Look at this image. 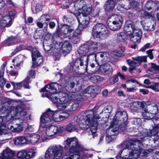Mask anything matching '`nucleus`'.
Listing matches in <instances>:
<instances>
[{"mask_svg": "<svg viewBox=\"0 0 159 159\" xmlns=\"http://www.w3.org/2000/svg\"><path fill=\"white\" fill-rule=\"evenodd\" d=\"M125 39V36L124 33L121 32L117 34L116 39L118 41H123Z\"/></svg>", "mask_w": 159, "mask_h": 159, "instance_id": "a19ab883", "label": "nucleus"}, {"mask_svg": "<svg viewBox=\"0 0 159 159\" xmlns=\"http://www.w3.org/2000/svg\"><path fill=\"white\" fill-rule=\"evenodd\" d=\"M62 90L61 86L57 83H51L45 86L39 91L43 92L42 96L46 97L57 104V107L61 110H65L68 111H75L79 107L78 103L73 104L74 98L72 93H60L58 98L57 93Z\"/></svg>", "mask_w": 159, "mask_h": 159, "instance_id": "f257e3e1", "label": "nucleus"}, {"mask_svg": "<svg viewBox=\"0 0 159 159\" xmlns=\"http://www.w3.org/2000/svg\"><path fill=\"white\" fill-rule=\"evenodd\" d=\"M146 88H150L155 92L159 91V88L158 87H154L153 86H148L145 87Z\"/></svg>", "mask_w": 159, "mask_h": 159, "instance_id": "69168bd1", "label": "nucleus"}, {"mask_svg": "<svg viewBox=\"0 0 159 159\" xmlns=\"http://www.w3.org/2000/svg\"><path fill=\"white\" fill-rule=\"evenodd\" d=\"M0 135L1 136V141L9 140L12 137V134L7 130L6 126H2L0 127Z\"/></svg>", "mask_w": 159, "mask_h": 159, "instance_id": "aec40b11", "label": "nucleus"}, {"mask_svg": "<svg viewBox=\"0 0 159 159\" xmlns=\"http://www.w3.org/2000/svg\"><path fill=\"white\" fill-rule=\"evenodd\" d=\"M137 90V88L136 87L127 88V91L130 92H134Z\"/></svg>", "mask_w": 159, "mask_h": 159, "instance_id": "338daca9", "label": "nucleus"}, {"mask_svg": "<svg viewBox=\"0 0 159 159\" xmlns=\"http://www.w3.org/2000/svg\"><path fill=\"white\" fill-rule=\"evenodd\" d=\"M62 49L64 53H68L71 50V45L69 42L65 41L62 44Z\"/></svg>", "mask_w": 159, "mask_h": 159, "instance_id": "a878e982", "label": "nucleus"}, {"mask_svg": "<svg viewBox=\"0 0 159 159\" xmlns=\"http://www.w3.org/2000/svg\"><path fill=\"white\" fill-rule=\"evenodd\" d=\"M26 114V111L24 107H13L10 112L7 115L3 114L0 116V127L5 126L4 123L16 116L23 117Z\"/></svg>", "mask_w": 159, "mask_h": 159, "instance_id": "0eeeda50", "label": "nucleus"}, {"mask_svg": "<svg viewBox=\"0 0 159 159\" xmlns=\"http://www.w3.org/2000/svg\"><path fill=\"white\" fill-rule=\"evenodd\" d=\"M52 114L53 111L50 109H48L41 116L40 122L45 124L51 125L53 122V120L51 116Z\"/></svg>", "mask_w": 159, "mask_h": 159, "instance_id": "f3484780", "label": "nucleus"}, {"mask_svg": "<svg viewBox=\"0 0 159 159\" xmlns=\"http://www.w3.org/2000/svg\"><path fill=\"white\" fill-rule=\"evenodd\" d=\"M99 69L102 72L106 74H110L112 72V67L108 64H105L100 66H98L96 67L95 70L98 71Z\"/></svg>", "mask_w": 159, "mask_h": 159, "instance_id": "4be33fe9", "label": "nucleus"}, {"mask_svg": "<svg viewBox=\"0 0 159 159\" xmlns=\"http://www.w3.org/2000/svg\"><path fill=\"white\" fill-rule=\"evenodd\" d=\"M150 46V44L149 43H147L140 50L142 51H145Z\"/></svg>", "mask_w": 159, "mask_h": 159, "instance_id": "052dcab7", "label": "nucleus"}, {"mask_svg": "<svg viewBox=\"0 0 159 159\" xmlns=\"http://www.w3.org/2000/svg\"><path fill=\"white\" fill-rule=\"evenodd\" d=\"M85 114L84 118L80 120L79 126L81 128H87L86 126H90V131L92 134H95L97 132L101 117L92 110L87 111Z\"/></svg>", "mask_w": 159, "mask_h": 159, "instance_id": "20e7f679", "label": "nucleus"}, {"mask_svg": "<svg viewBox=\"0 0 159 159\" xmlns=\"http://www.w3.org/2000/svg\"><path fill=\"white\" fill-rule=\"evenodd\" d=\"M30 79L28 77H27L24 80L21 82L23 86L25 88H29V83L30 82Z\"/></svg>", "mask_w": 159, "mask_h": 159, "instance_id": "c03bdc74", "label": "nucleus"}, {"mask_svg": "<svg viewBox=\"0 0 159 159\" xmlns=\"http://www.w3.org/2000/svg\"><path fill=\"white\" fill-rule=\"evenodd\" d=\"M74 6L76 11H78L76 13H80L81 15L89 16L93 11L91 4H84L81 1L75 2Z\"/></svg>", "mask_w": 159, "mask_h": 159, "instance_id": "4468645a", "label": "nucleus"}, {"mask_svg": "<svg viewBox=\"0 0 159 159\" xmlns=\"http://www.w3.org/2000/svg\"><path fill=\"white\" fill-rule=\"evenodd\" d=\"M153 14L151 15L149 17L147 22L144 26V29L146 30L152 31L155 29L156 25V20L155 17H153Z\"/></svg>", "mask_w": 159, "mask_h": 159, "instance_id": "a211bd4d", "label": "nucleus"}, {"mask_svg": "<svg viewBox=\"0 0 159 159\" xmlns=\"http://www.w3.org/2000/svg\"><path fill=\"white\" fill-rule=\"evenodd\" d=\"M80 156L78 154H74L72 153L66 152L62 159H80Z\"/></svg>", "mask_w": 159, "mask_h": 159, "instance_id": "c85d7f7f", "label": "nucleus"}, {"mask_svg": "<svg viewBox=\"0 0 159 159\" xmlns=\"http://www.w3.org/2000/svg\"><path fill=\"white\" fill-rule=\"evenodd\" d=\"M95 87L93 86H90L87 88L85 90L86 93L93 94L95 93Z\"/></svg>", "mask_w": 159, "mask_h": 159, "instance_id": "79ce46f5", "label": "nucleus"}, {"mask_svg": "<svg viewBox=\"0 0 159 159\" xmlns=\"http://www.w3.org/2000/svg\"><path fill=\"white\" fill-rule=\"evenodd\" d=\"M26 115L23 117L20 116H17L20 117V118L13 120L8 123L6 129L14 132H20L23 130V127L22 125L24 120H25L27 119V116Z\"/></svg>", "mask_w": 159, "mask_h": 159, "instance_id": "9b49d317", "label": "nucleus"}, {"mask_svg": "<svg viewBox=\"0 0 159 159\" xmlns=\"http://www.w3.org/2000/svg\"><path fill=\"white\" fill-rule=\"evenodd\" d=\"M116 4L114 0H108L106 2L105 8L107 11L112 10L115 7Z\"/></svg>", "mask_w": 159, "mask_h": 159, "instance_id": "393cba45", "label": "nucleus"}, {"mask_svg": "<svg viewBox=\"0 0 159 159\" xmlns=\"http://www.w3.org/2000/svg\"><path fill=\"white\" fill-rule=\"evenodd\" d=\"M11 24V18L9 16H4L0 21V26L2 27H9Z\"/></svg>", "mask_w": 159, "mask_h": 159, "instance_id": "5701e85b", "label": "nucleus"}, {"mask_svg": "<svg viewBox=\"0 0 159 159\" xmlns=\"http://www.w3.org/2000/svg\"><path fill=\"white\" fill-rule=\"evenodd\" d=\"M144 107V103L143 102H134L131 103L130 108L134 111H137L141 108H143Z\"/></svg>", "mask_w": 159, "mask_h": 159, "instance_id": "b1692460", "label": "nucleus"}, {"mask_svg": "<svg viewBox=\"0 0 159 159\" xmlns=\"http://www.w3.org/2000/svg\"><path fill=\"white\" fill-rule=\"evenodd\" d=\"M141 123V119L139 118H136L134 119L133 123L135 125H139Z\"/></svg>", "mask_w": 159, "mask_h": 159, "instance_id": "6e6d98bb", "label": "nucleus"}, {"mask_svg": "<svg viewBox=\"0 0 159 159\" xmlns=\"http://www.w3.org/2000/svg\"><path fill=\"white\" fill-rule=\"evenodd\" d=\"M108 31L105 26L102 24H98L93 28L92 35L94 38L102 39L107 36Z\"/></svg>", "mask_w": 159, "mask_h": 159, "instance_id": "2eb2a0df", "label": "nucleus"}, {"mask_svg": "<svg viewBox=\"0 0 159 159\" xmlns=\"http://www.w3.org/2000/svg\"><path fill=\"white\" fill-rule=\"evenodd\" d=\"M115 134H111V135H109L108 134H107L106 137V139L108 142L109 143L113 139L112 136H115Z\"/></svg>", "mask_w": 159, "mask_h": 159, "instance_id": "864d4df0", "label": "nucleus"}, {"mask_svg": "<svg viewBox=\"0 0 159 159\" xmlns=\"http://www.w3.org/2000/svg\"><path fill=\"white\" fill-rule=\"evenodd\" d=\"M66 129L69 132H72L75 130L76 131L78 130V128L77 125L75 124H73L71 123H70L67 126Z\"/></svg>", "mask_w": 159, "mask_h": 159, "instance_id": "c9c22d12", "label": "nucleus"}, {"mask_svg": "<svg viewBox=\"0 0 159 159\" xmlns=\"http://www.w3.org/2000/svg\"><path fill=\"white\" fill-rule=\"evenodd\" d=\"M151 69H153L155 71H159V67L156 64L154 63H151Z\"/></svg>", "mask_w": 159, "mask_h": 159, "instance_id": "5fc2aeb1", "label": "nucleus"}, {"mask_svg": "<svg viewBox=\"0 0 159 159\" xmlns=\"http://www.w3.org/2000/svg\"><path fill=\"white\" fill-rule=\"evenodd\" d=\"M40 138V136L37 134H34L30 137V140L31 143H36Z\"/></svg>", "mask_w": 159, "mask_h": 159, "instance_id": "e433bc0d", "label": "nucleus"}, {"mask_svg": "<svg viewBox=\"0 0 159 159\" xmlns=\"http://www.w3.org/2000/svg\"><path fill=\"white\" fill-rule=\"evenodd\" d=\"M28 76L31 77L32 78H34L35 77V72L34 70H31L29 72Z\"/></svg>", "mask_w": 159, "mask_h": 159, "instance_id": "680f3d73", "label": "nucleus"}, {"mask_svg": "<svg viewBox=\"0 0 159 159\" xmlns=\"http://www.w3.org/2000/svg\"><path fill=\"white\" fill-rule=\"evenodd\" d=\"M123 21L122 17L115 14L109 18L107 21V25L109 28L112 30H116L120 29Z\"/></svg>", "mask_w": 159, "mask_h": 159, "instance_id": "ddd939ff", "label": "nucleus"}, {"mask_svg": "<svg viewBox=\"0 0 159 159\" xmlns=\"http://www.w3.org/2000/svg\"><path fill=\"white\" fill-rule=\"evenodd\" d=\"M11 84L13 85L14 89H20L22 86L23 85L21 83H16L13 82H11Z\"/></svg>", "mask_w": 159, "mask_h": 159, "instance_id": "8fccbe9b", "label": "nucleus"}, {"mask_svg": "<svg viewBox=\"0 0 159 159\" xmlns=\"http://www.w3.org/2000/svg\"><path fill=\"white\" fill-rule=\"evenodd\" d=\"M146 104L149 106L148 109H144L142 112L143 117L146 120H150L153 118L158 111L157 105L155 103L150 102H147Z\"/></svg>", "mask_w": 159, "mask_h": 159, "instance_id": "f8f14e48", "label": "nucleus"}, {"mask_svg": "<svg viewBox=\"0 0 159 159\" xmlns=\"http://www.w3.org/2000/svg\"><path fill=\"white\" fill-rule=\"evenodd\" d=\"M75 15L79 23L78 29L74 31L71 27L68 26H63L62 28L64 36H71L70 37L73 38L72 39H76L77 38V36L80 34L81 31L89 25L90 19L89 16L80 15V13H76Z\"/></svg>", "mask_w": 159, "mask_h": 159, "instance_id": "39448f33", "label": "nucleus"}, {"mask_svg": "<svg viewBox=\"0 0 159 159\" xmlns=\"http://www.w3.org/2000/svg\"><path fill=\"white\" fill-rule=\"evenodd\" d=\"M142 137L133 141H127L122 143L117 146L118 148L123 149L116 156L117 159H136L139 157V154L142 153L143 155H147L152 149L146 150L141 149L142 146V142L144 141Z\"/></svg>", "mask_w": 159, "mask_h": 159, "instance_id": "f03ea898", "label": "nucleus"}, {"mask_svg": "<svg viewBox=\"0 0 159 159\" xmlns=\"http://www.w3.org/2000/svg\"><path fill=\"white\" fill-rule=\"evenodd\" d=\"M127 62L128 63L129 66H131L135 67L136 66H139L137 64V62L135 61H131L130 60H127Z\"/></svg>", "mask_w": 159, "mask_h": 159, "instance_id": "49530a36", "label": "nucleus"}, {"mask_svg": "<svg viewBox=\"0 0 159 159\" xmlns=\"http://www.w3.org/2000/svg\"><path fill=\"white\" fill-rule=\"evenodd\" d=\"M133 59L137 62V64L139 65L142 62L147 61V57L146 56H138L132 57Z\"/></svg>", "mask_w": 159, "mask_h": 159, "instance_id": "7c9ffc66", "label": "nucleus"}, {"mask_svg": "<svg viewBox=\"0 0 159 159\" xmlns=\"http://www.w3.org/2000/svg\"><path fill=\"white\" fill-rule=\"evenodd\" d=\"M64 152L63 147L56 145L49 147L46 152L45 157L48 159H59Z\"/></svg>", "mask_w": 159, "mask_h": 159, "instance_id": "9d476101", "label": "nucleus"}, {"mask_svg": "<svg viewBox=\"0 0 159 159\" xmlns=\"http://www.w3.org/2000/svg\"><path fill=\"white\" fill-rule=\"evenodd\" d=\"M26 151L25 150L19 151L17 154V157L19 159L26 158Z\"/></svg>", "mask_w": 159, "mask_h": 159, "instance_id": "f704fd0d", "label": "nucleus"}, {"mask_svg": "<svg viewBox=\"0 0 159 159\" xmlns=\"http://www.w3.org/2000/svg\"><path fill=\"white\" fill-rule=\"evenodd\" d=\"M64 145L65 149L69 148L66 152L72 153L74 154H78L81 159H85L93 156L92 154H91L89 156L88 153L84 152V150L82 147L78 144L77 140L75 137L68 138L64 141Z\"/></svg>", "mask_w": 159, "mask_h": 159, "instance_id": "423d86ee", "label": "nucleus"}, {"mask_svg": "<svg viewBox=\"0 0 159 159\" xmlns=\"http://www.w3.org/2000/svg\"><path fill=\"white\" fill-rule=\"evenodd\" d=\"M149 134L148 135L151 137L152 136H157L159 137V124L155 125L151 131H149Z\"/></svg>", "mask_w": 159, "mask_h": 159, "instance_id": "cd10ccee", "label": "nucleus"}, {"mask_svg": "<svg viewBox=\"0 0 159 159\" xmlns=\"http://www.w3.org/2000/svg\"><path fill=\"white\" fill-rule=\"evenodd\" d=\"M12 107H8L7 110H6V108H3L2 110L0 109V115H3V114L7 115L10 112L11 108Z\"/></svg>", "mask_w": 159, "mask_h": 159, "instance_id": "a18cd8bd", "label": "nucleus"}, {"mask_svg": "<svg viewBox=\"0 0 159 159\" xmlns=\"http://www.w3.org/2000/svg\"><path fill=\"white\" fill-rule=\"evenodd\" d=\"M51 34H48L45 36V40H44L43 42V47L44 50L45 51H49L51 48V46L50 44L49 45L47 43V38L48 37H51Z\"/></svg>", "mask_w": 159, "mask_h": 159, "instance_id": "2f4dec72", "label": "nucleus"}, {"mask_svg": "<svg viewBox=\"0 0 159 159\" xmlns=\"http://www.w3.org/2000/svg\"><path fill=\"white\" fill-rule=\"evenodd\" d=\"M60 110L61 111V110ZM53 111V114L51 116L53 121H54L56 122H60L66 119L69 116V115L67 113H63L60 114L61 112L58 111Z\"/></svg>", "mask_w": 159, "mask_h": 159, "instance_id": "6ab92c4d", "label": "nucleus"}, {"mask_svg": "<svg viewBox=\"0 0 159 159\" xmlns=\"http://www.w3.org/2000/svg\"><path fill=\"white\" fill-rule=\"evenodd\" d=\"M157 3L152 1H150L147 2L145 6V9L150 10L152 8L153 9H156L157 7Z\"/></svg>", "mask_w": 159, "mask_h": 159, "instance_id": "c756f323", "label": "nucleus"}, {"mask_svg": "<svg viewBox=\"0 0 159 159\" xmlns=\"http://www.w3.org/2000/svg\"><path fill=\"white\" fill-rule=\"evenodd\" d=\"M119 80L117 75H115L110 80V82L112 83H115L117 82Z\"/></svg>", "mask_w": 159, "mask_h": 159, "instance_id": "de8ad7c7", "label": "nucleus"}, {"mask_svg": "<svg viewBox=\"0 0 159 159\" xmlns=\"http://www.w3.org/2000/svg\"><path fill=\"white\" fill-rule=\"evenodd\" d=\"M27 49L31 52L33 67L36 68L42 64L43 57L36 48L29 47Z\"/></svg>", "mask_w": 159, "mask_h": 159, "instance_id": "dca6fc26", "label": "nucleus"}, {"mask_svg": "<svg viewBox=\"0 0 159 159\" xmlns=\"http://www.w3.org/2000/svg\"><path fill=\"white\" fill-rule=\"evenodd\" d=\"M36 151L35 149L33 148H30L28 151H26V159H30L34 157L36 154Z\"/></svg>", "mask_w": 159, "mask_h": 159, "instance_id": "473e14b6", "label": "nucleus"}, {"mask_svg": "<svg viewBox=\"0 0 159 159\" xmlns=\"http://www.w3.org/2000/svg\"><path fill=\"white\" fill-rule=\"evenodd\" d=\"M148 77L152 79H159V75L157 74H154L152 75H150L148 76Z\"/></svg>", "mask_w": 159, "mask_h": 159, "instance_id": "0e129e2a", "label": "nucleus"}, {"mask_svg": "<svg viewBox=\"0 0 159 159\" xmlns=\"http://www.w3.org/2000/svg\"><path fill=\"white\" fill-rule=\"evenodd\" d=\"M22 57L23 56L22 55H19L13 59L12 61V62L13 63H16V66H19L20 65L21 62L22 61Z\"/></svg>", "mask_w": 159, "mask_h": 159, "instance_id": "ea45409f", "label": "nucleus"}, {"mask_svg": "<svg viewBox=\"0 0 159 159\" xmlns=\"http://www.w3.org/2000/svg\"><path fill=\"white\" fill-rule=\"evenodd\" d=\"M9 74L12 76L16 77L18 75V73L17 71L15 70H11L10 71Z\"/></svg>", "mask_w": 159, "mask_h": 159, "instance_id": "bf43d9fd", "label": "nucleus"}, {"mask_svg": "<svg viewBox=\"0 0 159 159\" xmlns=\"http://www.w3.org/2000/svg\"><path fill=\"white\" fill-rule=\"evenodd\" d=\"M81 57L77 58L74 63V65L75 66L78 67L79 65L81 66L83 65V61H85L84 59L83 55H81Z\"/></svg>", "mask_w": 159, "mask_h": 159, "instance_id": "72a5a7b5", "label": "nucleus"}, {"mask_svg": "<svg viewBox=\"0 0 159 159\" xmlns=\"http://www.w3.org/2000/svg\"><path fill=\"white\" fill-rule=\"evenodd\" d=\"M124 30L126 34L130 36L131 41L134 43L139 42L141 38V31L135 27L133 23H126Z\"/></svg>", "mask_w": 159, "mask_h": 159, "instance_id": "6e6552de", "label": "nucleus"}, {"mask_svg": "<svg viewBox=\"0 0 159 159\" xmlns=\"http://www.w3.org/2000/svg\"><path fill=\"white\" fill-rule=\"evenodd\" d=\"M14 144L16 145H21L26 143V138L22 136L18 137L13 140Z\"/></svg>", "mask_w": 159, "mask_h": 159, "instance_id": "bb28decb", "label": "nucleus"}, {"mask_svg": "<svg viewBox=\"0 0 159 159\" xmlns=\"http://www.w3.org/2000/svg\"><path fill=\"white\" fill-rule=\"evenodd\" d=\"M112 107L111 106H108L104 108L103 112L104 111L105 113H110L112 109Z\"/></svg>", "mask_w": 159, "mask_h": 159, "instance_id": "09e8293b", "label": "nucleus"}, {"mask_svg": "<svg viewBox=\"0 0 159 159\" xmlns=\"http://www.w3.org/2000/svg\"><path fill=\"white\" fill-rule=\"evenodd\" d=\"M6 83V80L3 77H0V84L3 86Z\"/></svg>", "mask_w": 159, "mask_h": 159, "instance_id": "774afa93", "label": "nucleus"}, {"mask_svg": "<svg viewBox=\"0 0 159 159\" xmlns=\"http://www.w3.org/2000/svg\"><path fill=\"white\" fill-rule=\"evenodd\" d=\"M15 153L13 151L7 148L0 154V159H16L13 157Z\"/></svg>", "mask_w": 159, "mask_h": 159, "instance_id": "412c9836", "label": "nucleus"}, {"mask_svg": "<svg viewBox=\"0 0 159 159\" xmlns=\"http://www.w3.org/2000/svg\"><path fill=\"white\" fill-rule=\"evenodd\" d=\"M41 8L42 7L41 5L40 4H37L35 7V10L36 11H33L34 13H37V12L40 11L41 10Z\"/></svg>", "mask_w": 159, "mask_h": 159, "instance_id": "e2e57ef3", "label": "nucleus"}, {"mask_svg": "<svg viewBox=\"0 0 159 159\" xmlns=\"http://www.w3.org/2000/svg\"><path fill=\"white\" fill-rule=\"evenodd\" d=\"M30 46H28L27 47H25L24 45H21L19 46L18 47H17L15 49V50L12 53H11V56H12L14 54H15L16 52H17L20 51L21 50L24 49H26L28 50L27 48L29 47Z\"/></svg>", "mask_w": 159, "mask_h": 159, "instance_id": "37998d69", "label": "nucleus"}, {"mask_svg": "<svg viewBox=\"0 0 159 159\" xmlns=\"http://www.w3.org/2000/svg\"><path fill=\"white\" fill-rule=\"evenodd\" d=\"M48 124H45L41 122H40V125L39 128V131L42 132L44 130V128L46 129V126Z\"/></svg>", "mask_w": 159, "mask_h": 159, "instance_id": "603ef678", "label": "nucleus"}, {"mask_svg": "<svg viewBox=\"0 0 159 159\" xmlns=\"http://www.w3.org/2000/svg\"><path fill=\"white\" fill-rule=\"evenodd\" d=\"M118 126L117 125L115 126L112 124L110 126V129H111V131L113 133L117 132L119 129Z\"/></svg>", "mask_w": 159, "mask_h": 159, "instance_id": "3c124183", "label": "nucleus"}, {"mask_svg": "<svg viewBox=\"0 0 159 159\" xmlns=\"http://www.w3.org/2000/svg\"><path fill=\"white\" fill-rule=\"evenodd\" d=\"M6 45L9 46L10 44L15 43L17 42L16 39L15 37H9L5 41Z\"/></svg>", "mask_w": 159, "mask_h": 159, "instance_id": "58836bf2", "label": "nucleus"}, {"mask_svg": "<svg viewBox=\"0 0 159 159\" xmlns=\"http://www.w3.org/2000/svg\"><path fill=\"white\" fill-rule=\"evenodd\" d=\"M64 129V128L63 126L58 127L51 124H48L45 129L46 136L42 138V140L43 141H45L52 139L58 133L63 132Z\"/></svg>", "mask_w": 159, "mask_h": 159, "instance_id": "1a4fd4ad", "label": "nucleus"}, {"mask_svg": "<svg viewBox=\"0 0 159 159\" xmlns=\"http://www.w3.org/2000/svg\"><path fill=\"white\" fill-rule=\"evenodd\" d=\"M127 115L126 112L125 111H123L122 112H118L116 114L115 117L116 118H117V117L118 116H120V118H124V120L125 121L127 120Z\"/></svg>", "mask_w": 159, "mask_h": 159, "instance_id": "4c0bfd02", "label": "nucleus"}, {"mask_svg": "<svg viewBox=\"0 0 159 159\" xmlns=\"http://www.w3.org/2000/svg\"><path fill=\"white\" fill-rule=\"evenodd\" d=\"M106 47V45L99 43L93 42L89 45L88 44L83 45L80 47L78 52L80 55H83L86 62V67L88 65L89 61H93L95 60V61L98 65V55L95 52L98 50L104 49Z\"/></svg>", "mask_w": 159, "mask_h": 159, "instance_id": "7ed1b4c3", "label": "nucleus"}, {"mask_svg": "<svg viewBox=\"0 0 159 159\" xmlns=\"http://www.w3.org/2000/svg\"><path fill=\"white\" fill-rule=\"evenodd\" d=\"M33 129L34 128L32 125H28L26 128L25 131L28 133L29 132L32 131Z\"/></svg>", "mask_w": 159, "mask_h": 159, "instance_id": "13d9d810", "label": "nucleus"}, {"mask_svg": "<svg viewBox=\"0 0 159 159\" xmlns=\"http://www.w3.org/2000/svg\"><path fill=\"white\" fill-rule=\"evenodd\" d=\"M5 65L3 64L1 66L0 70V77H3L5 71Z\"/></svg>", "mask_w": 159, "mask_h": 159, "instance_id": "4d7b16f0", "label": "nucleus"}]
</instances>
